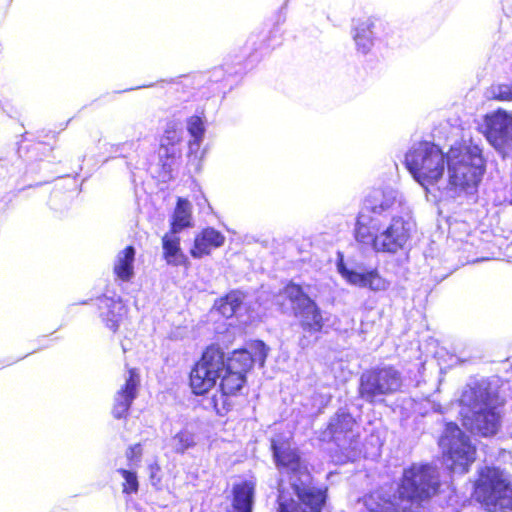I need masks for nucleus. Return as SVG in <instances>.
Segmentation results:
<instances>
[{
  "instance_id": "nucleus-3",
  "label": "nucleus",
  "mask_w": 512,
  "mask_h": 512,
  "mask_svg": "<svg viewBox=\"0 0 512 512\" xmlns=\"http://www.w3.org/2000/svg\"><path fill=\"white\" fill-rule=\"evenodd\" d=\"M485 172V160L477 145L452 146L447 152V179L437 197L457 198L476 193Z\"/></svg>"
},
{
  "instance_id": "nucleus-18",
  "label": "nucleus",
  "mask_w": 512,
  "mask_h": 512,
  "mask_svg": "<svg viewBox=\"0 0 512 512\" xmlns=\"http://www.w3.org/2000/svg\"><path fill=\"white\" fill-rule=\"evenodd\" d=\"M244 294L240 291H232L221 298L217 304V310L226 318L240 317L246 310Z\"/></svg>"
},
{
  "instance_id": "nucleus-16",
  "label": "nucleus",
  "mask_w": 512,
  "mask_h": 512,
  "mask_svg": "<svg viewBox=\"0 0 512 512\" xmlns=\"http://www.w3.org/2000/svg\"><path fill=\"white\" fill-rule=\"evenodd\" d=\"M224 241L225 237L219 231L214 228H206L196 236L190 253L194 258H201L208 255L213 248L222 246Z\"/></svg>"
},
{
  "instance_id": "nucleus-20",
  "label": "nucleus",
  "mask_w": 512,
  "mask_h": 512,
  "mask_svg": "<svg viewBox=\"0 0 512 512\" xmlns=\"http://www.w3.org/2000/svg\"><path fill=\"white\" fill-rule=\"evenodd\" d=\"M254 483L243 482L234 487L233 506L237 512H251L254 496Z\"/></svg>"
},
{
  "instance_id": "nucleus-30",
  "label": "nucleus",
  "mask_w": 512,
  "mask_h": 512,
  "mask_svg": "<svg viewBox=\"0 0 512 512\" xmlns=\"http://www.w3.org/2000/svg\"><path fill=\"white\" fill-rule=\"evenodd\" d=\"M188 131L194 137V143L198 145L204 133L203 123L199 117L193 116L189 119Z\"/></svg>"
},
{
  "instance_id": "nucleus-14",
  "label": "nucleus",
  "mask_w": 512,
  "mask_h": 512,
  "mask_svg": "<svg viewBox=\"0 0 512 512\" xmlns=\"http://www.w3.org/2000/svg\"><path fill=\"white\" fill-rule=\"evenodd\" d=\"M304 305L296 308L295 315L299 319L300 326L310 333L320 332L325 320L322 312L312 299H303Z\"/></svg>"
},
{
  "instance_id": "nucleus-26",
  "label": "nucleus",
  "mask_w": 512,
  "mask_h": 512,
  "mask_svg": "<svg viewBox=\"0 0 512 512\" xmlns=\"http://www.w3.org/2000/svg\"><path fill=\"white\" fill-rule=\"evenodd\" d=\"M180 132L174 127L166 129L161 139V149L166 151V155H175L174 145L180 141Z\"/></svg>"
},
{
  "instance_id": "nucleus-13",
  "label": "nucleus",
  "mask_w": 512,
  "mask_h": 512,
  "mask_svg": "<svg viewBox=\"0 0 512 512\" xmlns=\"http://www.w3.org/2000/svg\"><path fill=\"white\" fill-rule=\"evenodd\" d=\"M337 269L341 276L352 285L363 288L368 287L373 291H383L388 287V282L383 279L376 270L362 273L348 269L342 260L337 264Z\"/></svg>"
},
{
  "instance_id": "nucleus-11",
  "label": "nucleus",
  "mask_w": 512,
  "mask_h": 512,
  "mask_svg": "<svg viewBox=\"0 0 512 512\" xmlns=\"http://www.w3.org/2000/svg\"><path fill=\"white\" fill-rule=\"evenodd\" d=\"M486 138L488 142L503 156L512 153V114L505 110H497L485 116Z\"/></svg>"
},
{
  "instance_id": "nucleus-21",
  "label": "nucleus",
  "mask_w": 512,
  "mask_h": 512,
  "mask_svg": "<svg viewBox=\"0 0 512 512\" xmlns=\"http://www.w3.org/2000/svg\"><path fill=\"white\" fill-rule=\"evenodd\" d=\"M299 499L312 511L319 512L325 501L323 491L309 486L300 487L296 482L292 483Z\"/></svg>"
},
{
  "instance_id": "nucleus-23",
  "label": "nucleus",
  "mask_w": 512,
  "mask_h": 512,
  "mask_svg": "<svg viewBox=\"0 0 512 512\" xmlns=\"http://www.w3.org/2000/svg\"><path fill=\"white\" fill-rule=\"evenodd\" d=\"M102 303L107 308V312H102L103 320L110 329L115 331L126 314V308L122 302L111 299H104Z\"/></svg>"
},
{
  "instance_id": "nucleus-15",
  "label": "nucleus",
  "mask_w": 512,
  "mask_h": 512,
  "mask_svg": "<svg viewBox=\"0 0 512 512\" xmlns=\"http://www.w3.org/2000/svg\"><path fill=\"white\" fill-rule=\"evenodd\" d=\"M272 449L276 464L280 469L299 474L306 471V468L302 467L299 455L288 444H277L276 441H272Z\"/></svg>"
},
{
  "instance_id": "nucleus-32",
  "label": "nucleus",
  "mask_w": 512,
  "mask_h": 512,
  "mask_svg": "<svg viewBox=\"0 0 512 512\" xmlns=\"http://www.w3.org/2000/svg\"><path fill=\"white\" fill-rule=\"evenodd\" d=\"M340 419H342L343 421H350V417L348 415L338 416L336 420L339 421Z\"/></svg>"
},
{
  "instance_id": "nucleus-27",
  "label": "nucleus",
  "mask_w": 512,
  "mask_h": 512,
  "mask_svg": "<svg viewBox=\"0 0 512 512\" xmlns=\"http://www.w3.org/2000/svg\"><path fill=\"white\" fill-rule=\"evenodd\" d=\"M487 97L500 101H512V86L507 84H494L487 90Z\"/></svg>"
},
{
  "instance_id": "nucleus-9",
  "label": "nucleus",
  "mask_w": 512,
  "mask_h": 512,
  "mask_svg": "<svg viewBox=\"0 0 512 512\" xmlns=\"http://www.w3.org/2000/svg\"><path fill=\"white\" fill-rule=\"evenodd\" d=\"M440 446L447 456V466L455 473H466L475 461V447L454 423H447Z\"/></svg>"
},
{
  "instance_id": "nucleus-12",
  "label": "nucleus",
  "mask_w": 512,
  "mask_h": 512,
  "mask_svg": "<svg viewBox=\"0 0 512 512\" xmlns=\"http://www.w3.org/2000/svg\"><path fill=\"white\" fill-rule=\"evenodd\" d=\"M140 378L135 369H130L125 376V383L117 391L114 399L112 413L116 418L124 417L133 400L137 396Z\"/></svg>"
},
{
  "instance_id": "nucleus-28",
  "label": "nucleus",
  "mask_w": 512,
  "mask_h": 512,
  "mask_svg": "<svg viewBox=\"0 0 512 512\" xmlns=\"http://www.w3.org/2000/svg\"><path fill=\"white\" fill-rule=\"evenodd\" d=\"M284 294L293 303L294 311H296V308H300L304 305L303 299H310L303 293L301 287L295 284L287 285L284 289Z\"/></svg>"
},
{
  "instance_id": "nucleus-22",
  "label": "nucleus",
  "mask_w": 512,
  "mask_h": 512,
  "mask_svg": "<svg viewBox=\"0 0 512 512\" xmlns=\"http://www.w3.org/2000/svg\"><path fill=\"white\" fill-rule=\"evenodd\" d=\"M189 226H191V205L186 199L179 198L173 214L171 231L177 234Z\"/></svg>"
},
{
  "instance_id": "nucleus-4",
  "label": "nucleus",
  "mask_w": 512,
  "mask_h": 512,
  "mask_svg": "<svg viewBox=\"0 0 512 512\" xmlns=\"http://www.w3.org/2000/svg\"><path fill=\"white\" fill-rule=\"evenodd\" d=\"M463 426L482 436L494 435L500 427L499 399L482 381L466 387L459 400Z\"/></svg>"
},
{
  "instance_id": "nucleus-6",
  "label": "nucleus",
  "mask_w": 512,
  "mask_h": 512,
  "mask_svg": "<svg viewBox=\"0 0 512 512\" xmlns=\"http://www.w3.org/2000/svg\"><path fill=\"white\" fill-rule=\"evenodd\" d=\"M406 166L413 178L426 190L438 196L443 182L447 153L435 144L423 141L414 144L405 156Z\"/></svg>"
},
{
  "instance_id": "nucleus-8",
  "label": "nucleus",
  "mask_w": 512,
  "mask_h": 512,
  "mask_svg": "<svg viewBox=\"0 0 512 512\" xmlns=\"http://www.w3.org/2000/svg\"><path fill=\"white\" fill-rule=\"evenodd\" d=\"M364 209L371 213L360 212L357 221L366 218V224L374 227L381 223V220H388L393 215L410 214V209L403 195L394 189H374L364 201Z\"/></svg>"
},
{
  "instance_id": "nucleus-19",
  "label": "nucleus",
  "mask_w": 512,
  "mask_h": 512,
  "mask_svg": "<svg viewBox=\"0 0 512 512\" xmlns=\"http://www.w3.org/2000/svg\"><path fill=\"white\" fill-rule=\"evenodd\" d=\"M163 255L168 264L179 266L186 262V256L180 248V239L172 231L162 238Z\"/></svg>"
},
{
  "instance_id": "nucleus-17",
  "label": "nucleus",
  "mask_w": 512,
  "mask_h": 512,
  "mask_svg": "<svg viewBox=\"0 0 512 512\" xmlns=\"http://www.w3.org/2000/svg\"><path fill=\"white\" fill-rule=\"evenodd\" d=\"M135 249L128 246L118 252L114 262V273L122 281H129L134 276Z\"/></svg>"
},
{
  "instance_id": "nucleus-25",
  "label": "nucleus",
  "mask_w": 512,
  "mask_h": 512,
  "mask_svg": "<svg viewBox=\"0 0 512 512\" xmlns=\"http://www.w3.org/2000/svg\"><path fill=\"white\" fill-rule=\"evenodd\" d=\"M171 441L175 452L181 454L196 445L195 435L186 429L176 433Z\"/></svg>"
},
{
  "instance_id": "nucleus-7",
  "label": "nucleus",
  "mask_w": 512,
  "mask_h": 512,
  "mask_svg": "<svg viewBox=\"0 0 512 512\" xmlns=\"http://www.w3.org/2000/svg\"><path fill=\"white\" fill-rule=\"evenodd\" d=\"M475 497L487 510L504 512L512 509V484L498 468L486 467L480 472Z\"/></svg>"
},
{
  "instance_id": "nucleus-1",
  "label": "nucleus",
  "mask_w": 512,
  "mask_h": 512,
  "mask_svg": "<svg viewBox=\"0 0 512 512\" xmlns=\"http://www.w3.org/2000/svg\"><path fill=\"white\" fill-rule=\"evenodd\" d=\"M267 347L261 341L250 345V350L234 351L226 358L224 352L217 347H208L201 360L190 373V386L193 393L203 395L210 391L218 381L221 389V406L216 397L213 398L214 409L220 415L228 411L226 395L237 393L244 385L245 374L254 363L264 365Z\"/></svg>"
},
{
  "instance_id": "nucleus-31",
  "label": "nucleus",
  "mask_w": 512,
  "mask_h": 512,
  "mask_svg": "<svg viewBox=\"0 0 512 512\" xmlns=\"http://www.w3.org/2000/svg\"><path fill=\"white\" fill-rule=\"evenodd\" d=\"M142 456V448L140 444H136L134 446H131L127 452L126 457L129 461L130 466H136L140 462Z\"/></svg>"
},
{
  "instance_id": "nucleus-10",
  "label": "nucleus",
  "mask_w": 512,
  "mask_h": 512,
  "mask_svg": "<svg viewBox=\"0 0 512 512\" xmlns=\"http://www.w3.org/2000/svg\"><path fill=\"white\" fill-rule=\"evenodd\" d=\"M402 381L399 373L392 367L370 371L361 377L360 395L373 402L376 397L396 392Z\"/></svg>"
},
{
  "instance_id": "nucleus-33",
  "label": "nucleus",
  "mask_w": 512,
  "mask_h": 512,
  "mask_svg": "<svg viewBox=\"0 0 512 512\" xmlns=\"http://www.w3.org/2000/svg\"><path fill=\"white\" fill-rule=\"evenodd\" d=\"M280 512H288L286 506L284 504H280Z\"/></svg>"
},
{
  "instance_id": "nucleus-5",
  "label": "nucleus",
  "mask_w": 512,
  "mask_h": 512,
  "mask_svg": "<svg viewBox=\"0 0 512 512\" xmlns=\"http://www.w3.org/2000/svg\"><path fill=\"white\" fill-rule=\"evenodd\" d=\"M366 218L356 221L355 239L375 252L395 254L408 242L414 227L410 214L393 215L374 227Z\"/></svg>"
},
{
  "instance_id": "nucleus-2",
  "label": "nucleus",
  "mask_w": 512,
  "mask_h": 512,
  "mask_svg": "<svg viewBox=\"0 0 512 512\" xmlns=\"http://www.w3.org/2000/svg\"><path fill=\"white\" fill-rule=\"evenodd\" d=\"M438 486L434 467L413 464L404 470L398 495H391L381 488L364 497V506L368 512H410L414 502L431 497Z\"/></svg>"
},
{
  "instance_id": "nucleus-24",
  "label": "nucleus",
  "mask_w": 512,
  "mask_h": 512,
  "mask_svg": "<svg viewBox=\"0 0 512 512\" xmlns=\"http://www.w3.org/2000/svg\"><path fill=\"white\" fill-rule=\"evenodd\" d=\"M371 26L372 23L368 20L356 28L354 39L358 49L363 53H366L372 46Z\"/></svg>"
},
{
  "instance_id": "nucleus-29",
  "label": "nucleus",
  "mask_w": 512,
  "mask_h": 512,
  "mask_svg": "<svg viewBox=\"0 0 512 512\" xmlns=\"http://www.w3.org/2000/svg\"><path fill=\"white\" fill-rule=\"evenodd\" d=\"M118 472L122 475L125 482L123 484V492L134 493L138 490V480L135 472L119 469Z\"/></svg>"
}]
</instances>
